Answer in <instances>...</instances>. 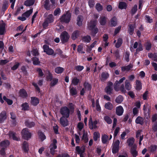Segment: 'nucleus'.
Returning a JSON list of instances; mask_svg holds the SVG:
<instances>
[{"label":"nucleus","mask_w":157,"mask_h":157,"mask_svg":"<svg viewBox=\"0 0 157 157\" xmlns=\"http://www.w3.org/2000/svg\"><path fill=\"white\" fill-rule=\"evenodd\" d=\"M125 78L123 77L121 78L119 81L117 80L114 83V89L117 91L120 90L121 92H125L124 86L122 84L120 85V84L122 83L125 80Z\"/></svg>","instance_id":"obj_1"},{"label":"nucleus","mask_w":157,"mask_h":157,"mask_svg":"<svg viewBox=\"0 0 157 157\" xmlns=\"http://www.w3.org/2000/svg\"><path fill=\"white\" fill-rule=\"evenodd\" d=\"M97 21L95 20L91 21L88 23L87 29L90 30L92 35H94L98 32V29L96 27Z\"/></svg>","instance_id":"obj_2"},{"label":"nucleus","mask_w":157,"mask_h":157,"mask_svg":"<svg viewBox=\"0 0 157 157\" xmlns=\"http://www.w3.org/2000/svg\"><path fill=\"white\" fill-rule=\"evenodd\" d=\"M54 21V17L52 14H49L45 20L43 24V28L46 29L50 23L53 22Z\"/></svg>","instance_id":"obj_3"},{"label":"nucleus","mask_w":157,"mask_h":157,"mask_svg":"<svg viewBox=\"0 0 157 157\" xmlns=\"http://www.w3.org/2000/svg\"><path fill=\"white\" fill-rule=\"evenodd\" d=\"M22 137L26 140H28L30 139L32 136L31 133L29 132V129L27 128L23 129L21 132Z\"/></svg>","instance_id":"obj_4"},{"label":"nucleus","mask_w":157,"mask_h":157,"mask_svg":"<svg viewBox=\"0 0 157 157\" xmlns=\"http://www.w3.org/2000/svg\"><path fill=\"white\" fill-rule=\"evenodd\" d=\"M60 113L63 116L62 117H64L67 118L69 117L70 110L67 107H64L61 108L60 111Z\"/></svg>","instance_id":"obj_5"},{"label":"nucleus","mask_w":157,"mask_h":157,"mask_svg":"<svg viewBox=\"0 0 157 157\" xmlns=\"http://www.w3.org/2000/svg\"><path fill=\"white\" fill-rule=\"evenodd\" d=\"M57 143L56 140L54 139L50 146V153L52 155L54 154L55 150L57 148Z\"/></svg>","instance_id":"obj_6"},{"label":"nucleus","mask_w":157,"mask_h":157,"mask_svg":"<svg viewBox=\"0 0 157 157\" xmlns=\"http://www.w3.org/2000/svg\"><path fill=\"white\" fill-rule=\"evenodd\" d=\"M71 17V14L70 13H66L63 15L60 18L61 22L68 23L70 21Z\"/></svg>","instance_id":"obj_7"},{"label":"nucleus","mask_w":157,"mask_h":157,"mask_svg":"<svg viewBox=\"0 0 157 157\" xmlns=\"http://www.w3.org/2000/svg\"><path fill=\"white\" fill-rule=\"evenodd\" d=\"M60 38L63 43L67 42L69 38V36L66 31L63 32L60 35Z\"/></svg>","instance_id":"obj_8"},{"label":"nucleus","mask_w":157,"mask_h":157,"mask_svg":"<svg viewBox=\"0 0 157 157\" xmlns=\"http://www.w3.org/2000/svg\"><path fill=\"white\" fill-rule=\"evenodd\" d=\"M133 48L134 49L136 48V52H139L143 50V46L142 44L140 43H138L137 42H136L134 44H132V46H131V50Z\"/></svg>","instance_id":"obj_9"},{"label":"nucleus","mask_w":157,"mask_h":157,"mask_svg":"<svg viewBox=\"0 0 157 157\" xmlns=\"http://www.w3.org/2000/svg\"><path fill=\"white\" fill-rule=\"evenodd\" d=\"M85 147L82 146L81 147L77 146L76 147V151L77 153L80 155V157H83V153L85 151Z\"/></svg>","instance_id":"obj_10"},{"label":"nucleus","mask_w":157,"mask_h":157,"mask_svg":"<svg viewBox=\"0 0 157 157\" xmlns=\"http://www.w3.org/2000/svg\"><path fill=\"white\" fill-rule=\"evenodd\" d=\"M120 141L118 140H117L114 142L113 145L112 152L114 154L118 152L119 148Z\"/></svg>","instance_id":"obj_11"},{"label":"nucleus","mask_w":157,"mask_h":157,"mask_svg":"<svg viewBox=\"0 0 157 157\" xmlns=\"http://www.w3.org/2000/svg\"><path fill=\"white\" fill-rule=\"evenodd\" d=\"M113 84L112 82H109L108 83L107 86L105 89V91L107 94H110L112 93L113 90Z\"/></svg>","instance_id":"obj_12"},{"label":"nucleus","mask_w":157,"mask_h":157,"mask_svg":"<svg viewBox=\"0 0 157 157\" xmlns=\"http://www.w3.org/2000/svg\"><path fill=\"white\" fill-rule=\"evenodd\" d=\"M98 122L97 120H95L92 121V119L91 118L89 120V128L92 129L93 128H96L97 127V124H98Z\"/></svg>","instance_id":"obj_13"},{"label":"nucleus","mask_w":157,"mask_h":157,"mask_svg":"<svg viewBox=\"0 0 157 157\" xmlns=\"http://www.w3.org/2000/svg\"><path fill=\"white\" fill-rule=\"evenodd\" d=\"M43 48L44 52L49 55H52L54 53L53 50L51 48H49V47L46 45H44L43 46Z\"/></svg>","instance_id":"obj_14"},{"label":"nucleus","mask_w":157,"mask_h":157,"mask_svg":"<svg viewBox=\"0 0 157 157\" xmlns=\"http://www.w3.org/2000/svg\"><path fill=\"white\" fill-rule=\"evenodd\" d=\"M136 145H134L131 148L130 152L133 157H136L138 155V152L136 150Z\"/></svg>","instance_id":"obj_15"},{"label":"nucleus","mask_w":157,"mask_h":157,"mask_svg":"<svg viewBox=\"0 0 157 157\" xmlns=\"http://www.w3.org/2000/svg\"><path fill=\"white\" fill-rule=\"evenodd\" d=\"M60 123L63 126L65 127L67 126L68 124V121L67 119L64 117H62L60 119Z\"/></svg>","instance_id":"obj_16"},{"label":"nucleus","mask_w":157,"mask_h":157,"mask_svg":"<svg viewBox=\"0 0 157 157\" xmlns=\"http://www.w3.org/2000/svg\"><path fill=\"white\" fill-rule=\"evenodd\" d=\"M125 86L124 89L125 91L122 92L123 93H125L126 92V90H130L132 88V85L130 84V83L129 82L128 80H126L124 82Z\"/></svg>","instance_id":"obj_17"},{"label":"nucleus","mask_w":157,"mask_h":157,"mask_svg":"<svg viewBox=\"0 0 157 157\" xmlns=\"http://www.w3.org/2000/svg\"><path fill=\"white\" fill-rule=\"evenodd\" d=\"M9 144V142L8 140H6L1 142L0 144V148L1 149H5Z\"/></svg>","instance_id":"obj_18"},{"label":"nucleus","mask_w":157,"mask_h":157,"mask_svg":"<svg viewBox=\"0 0 157 157\" xmlns=\"http://www.w3.org/2000/svg\"><path fill=\"white\" fill-rule=\"evenodd\" d=\"M6 113L5 111H2L0 113V122H3L6 118Z\"/></svg>","instance_id":"obj_19"},{"label":"nucleus","mask_w":157,"mask_h":157,"mask_svg":"<svg viewBox=\"0 0 157 157\" xmlns=\"http://www.w3.org/2000/svg\"><path fill=\"white\" fill-rule=\"evenodd\" d=\"M5 24L3 21H1L0 22V34L3 35L5 33Z\"/></svg>","instance_id":"obj_20"},{"label":"nucleus","mask_w":157,"mask_h":157,"mask_svg":"<svg viewBox=\"0 0 157 157\" xmlns=\"http://www.w3.org/2000/svg\"><path fill=\"white\" fill-rule=\"evenodd\" d=\"M124 109L123 107L119 106L116 108V113L119 116L122 115L123 113Z\"/></svg>","instance_id":"obj_21"},{"label":"nucleus","mask_w":157,"mask_h":157,"mask_svg":"<svg viewBox=\"0 0 157 157\" xmlns=\"http://www.w3.org/2000/svg\"><path fill=\"white\" fill-rule=\"evenodd\" d=\"M133 65L131 64H130L129 65L127 66L122 67H121V70L122 71H128L130 69L132 68Z\"/></svg>","instance_id":"obj_22"},{"label":"nucleus","mask_w":157,"mask_h":157,"mask_svg":"<svg viewBox=\"0 0 157 157\" xmlns=\"http://www.w3.org/2000/svg\"><path fill=\"white\" fill-rule=\"evenodd\" d=\"M117 24V20L115 17H113L110 20V25L111 26H115Z\"/></svg>","instance_id":"obj_23"},{"label":"nucleus","mask_w":157,"mask_h":157,"mask_svg":"<svg viewBox=\"0 0 157 157\" xmlns=\"http://www.w3.org/2000/svg\"><path fill=\"white\" fill-rule=\"evenodd\" d=\"M107 18L106 17L102 16L100 18L99 23L101 25H104L106 23Z\"/></svg>","instance_id":"obj_24"},{"label":"nucleus","mask_w":157,"mask_h":157,"mask_svg":"<svg viewBox=\"0 0 157 157\" xmlns=\"http://www.w3.org/2000/svg\"><path fill=\"white\" fill-rule=\"evenodd\" d=\"M134 28L135 26L134 25H129L128 32L130 35H132L133 34Z\"/></svg>","instance_id":"obj_25"},{"label":"nucleus","mask_w":157,"mask_h":157,"mask_svg":"<svg viewBox=\"0 0 157 157\" xmlns=\"http://www.w3.org/2000/svg\"><path fill=\"white\" fill-rule=\"evenodd\" d=\"M134 142V139L133 138H131L128 139L127 140V143L128 144V145L132 147L133 146L135 145V144H133Z\"/></svg>","instance_id":"obj_26"},{"label":"nucleus","mask_w":157,"mask_h":157,"mask_svg":"<svg viewBox=\"0 0 157 157\" xmlns=\"http://www.w3.org/2000/svg\"><path fill=\"white\" fill-rule=\"evenodd\" d=\"M9 136L10 138H12L13 140H19V138L16 136V134L12 132H9Z\"/></svg>","instance_id":"obj_27"},{"label":"nucleus","mask_w":157,"mask_h":157,"mask_svg":"<svg viewBox=\"0 0 157 157\" xmlns=\"http://www.w3.org/2000/svg\"><path fill=\"white\" fill-rule=\"evenodd\" d=\"M82 40L85 43H89L91 40V38L90 36L87 35L83 36L82 38Z\"/></svg>","instance_id":"obj_28"},{"label":"nucleus","mask_w":157,"mask_h":157,"mask_svg":"<svg viewBox=\"0 0 157 157\" xmlns=\"http://www.w3.org/2000/svg\"><path fill=\"white\" fill-rule=\"evenodd\" d=\"M136 89L138 90L142 89V84L141 82L138 80H136Z\"/></svg>","instance_id":"obj_29"},{"label":"nucleus","mask_w":157,"mask_h":157,"mask_svg":"<svg viewBox=\"0 0 157 157\" xmlns=\"http://www.w3.org/2000/svg\"><path fill=\"white\" fill-rule=\"evenodd\" d=\"M35 1V0H26L24 2L25 5L29 6L33 5Z\"/></svg>","instance_id":"obj_30"},{"label":"nucleus","mask_w":157,"mask_h":157,"mask_svg":"<svg viewBox=\"0 0 157 157\" xmlns=\"http://www.w3.org/2000/svg\"><path fill=\"white\" fill-rule=\"evenodd\" d=\"M83 18L82 16L79 15L77 18V25L79 26L82 25Z\"/></svg>","instance_id":"obj_31"},{"label":"nucleus","mask_w":157,"mask_h":157,"mask_svg":"<svg viewBox=\"0 0 157 157\" xmlns=\"http://www.w3.org/2000/svg\"><path fill=\"white\" fill-rule=\"evenodd\" d=\"M39 103V101L38 98L36 97L31 98V104L34 105H36Z\"/></svg>","instance_id":"obj_32"},{"label":"nucleus","mask_w":157,"mask_h":157,"mask_svg":"<svg viewBox=\"0 0 157 157\" xmlns=\"http://www.w3.org/2000/svg\"><path fill=\"white\" fill-rule=\"evenodd\" d=\"M148 56L149 58H151L154 61H157V57L156 53H149L148 54Z\"/></svg>","instance_id":"obj_33"},{"label":"nucleus","mask_w":157,"mask_h":157,"mask_svg":"<svg viewBox=\"0 0 157 157\" xmlns=\"http://www.w3.org/2000/svg\"><path fill=\"white\" fill-rule=\"evenodd\" d=\"M82 140H83L85 143L87 142L88 141V138L87 137V133L83 131V135L82 137Z\"/></svg>","instance_id":"obj_34"},{"label":"nucleus","mask_w":157,"mask_h":157,"mask_svg":"<svg viewBox=\"0 0 157 157\" xmlns=\"http://www.w3.org/2000/svg\"><path fill=\"white\" fill-rule=\"evenodd\" d=\"M109 77V75L108 73L107 72H103L101 76V79L102 81H104L105 80Z\"/></svg>","instance_id":"obj_35"},{"label":"nucleus","mask_w":157,"mask_h":157,"mask_svg":"<svg viewBox=\"0 0 157 157\" xmlns=\"http://www.w3.org/2000/svg\"><path fill=\"white\" fill-rule=\"evenodd\" d=\"M22 148L25 152H27L29 150L28 144L26 141H24L23 143Z\"/></svg>","instance_id":"obj_36"},{"label":"nucleus","mask_w":157,"mask_h":157,"mask_svg":"<svg viewBox=\"0 0 157 157\" xmlns=\"http://www.w3.org/2000/svg\"><path fill=\"white\" fill-rule=\"evenodd\" d=\"M101 140L103 144H105L109 140V136L106 135L104 134L102 136Z\"/></svg>","instance_id":"obj_37"},{"label":"nucleus","mask_w":157,"mask_h":157,"mask_svg":"<svg viewBox=\"0 0 157 157\" xmlns=\"http://www.w3.org/2000/svg\"><path fill=\"white\" fill-rule=\"evenodd\" d=\"M38 134L39 138L41 141H43L46 139L45 136L41 132L39 131L38 132Z\"/></svg>","instance_id":"obj_38"},{"label":"nucleus","mask_w":157,"mask_h":157,"mask_svg":"<svg viewBox=\"0 0 157 157\" xmlns=\"http://www.w3.org/2000/svg\"><path fill=\"white\" fill-rule=\"evenodd\" d=\"M21 107H22V109L23 110H28L29 109V106L27 103H25L22 104Z\"/></svg>","instance_id":"obj_39"},{"label":"nucleus","mask_w":157,"mask_h":157,"mask_svg":"<svg viewBox=\"0 0 157 157\" xmlns=\"http://www.w3.org/2000/svg\"><path fill=\"white\" fill-rule=\"evenodd\" d=\"M79 34V32L78 31H75L72 33L71 37L73 40H75L78 37Z\"/></svg>","instance_id":"obj_40"},{"label":"nucleus","mask_w":157,"mask_h":157,"mask_svg":"<svg viewBox=\"0 0 157 157\" xmlns=\"http://www.w3.org/2000/svg\"><path fill=\"white\" fill-rule=\"evenodd\" d=\"M100 134L98 132H95L94 133L93 139L95 141H98L99 139Z\"/></svg>","instance_id":"obj_41"},{"label":"nucleus","mask_w":157,"mask_h":157,"mask_svg":"<svg viewBox=\"0 0 157 157\" xmlns=\"http://www.w3.org/2000/svg\"><path fill=\"white\" fill-rule=\"evenodd\" d=\"M105 107L106 109L111 110L113 108V105L110 102H108L105 104Z\"/></svg>","instance_id":"obj_42"},{"label":"nucleus","mask_w":157,"mask_h":157,"mask_svg":"<svg viewBox=\"0 0 157 157\" xmlns=\"http://www.w3.org/2000/svg\"><path fill=\"white\" fill-rule=\"evenodd\" d=\"M136 122L137 124H142L144 123V119L141 117H138L136 120Z\"/></svg>","instance_id":"obj_43"},{"label":"nucleus","mask_w":157,"mask_h":157,"mask_svg":"<svg viewBox=\"0 0 157 157\" xmlns=\"http://www.w3.org/2000/svg\"><path fill=\"white\" fill-rule=\"evenodd\" d=\"M104 119L108 124H110L112 123V120L110 117L107 116H105L104 117Z\"/></svg>","instance_id":"obj_44"},{"label":"nucleus","mask_w":157,"mask_h":157,"mask_svg":"<svg viewBox=\"0 0 157 157\" xmlns=\"http://www.w3.org/2000/svg\"><path fill=\"white\" fill-rule=\"evenodd\" d=\"M79 81V79L76 77H74L72 79L71 84L74 85L76 86Z\"/></svg>","instance_id":"obj_45"},{"label":"nucleus","mask_w":157,"mask_h":157,"mask_svg":"<svg viewBox=\"0 0 157 157\" xmlns=\"http://www.w3.org/2000/svg\"><path fill=\"white\" fill-rule=\"evenodd\" d=\"M70 94L71 95H76L77 94V91L76 89L72 87L70 89Z\"/></svg>","instance_id":"obj_46"},{"label":"nucleus","mask_w":157,"mask_h":157,"mask_svg":"<svg viewBox=\"0 0 157 157\" xmlns=\"http://www.w3.org/2000/svg\"><path fill=\"white\" fill-rule=\"evenodd\" d=\"M84 88L86 89V91H89L91 89V86L88 82H85L84 84Z\"/></svg>","instance_id":"obj_47"},{"label":"nucleus","mask_w":157,"mask_h":157,"mask_svg":"<svg viewBox=\"0 0 157 157\" xmlns=\"http://www.w3.org/2000/svg\"><path fill=\"white\" fill-rule=\"evenodd\" d=\"M157 148V146L156 145H152L149 148V151L151 152H153L155 151Z\"/></svg>","instance_id":"obj_48"},{"label":"nucleus","mask_w":157,"mask_h":157,"mask_svg":"<svg viewBox=\"0 0 157 157\" xmlns=\"http://www.w3.org/2000/svg\"><path fill=\"white\" fill-rule=\"evenodd\" d=\"M64 70L63 68L62 67H58L55 68V72L57 74H60Z\"/></svg>","instance_id":"obj_49"},{"label":"nucleus","mask_w":157,"mask_h":157,"mask_svg":"<svg viewBox=\"0 0 157 157\" xmlns=\"http://www.w3.org/2000/svg\"><path fill=\"white\" fill-rule=\"evenodd\" d=\"M32 60L33 61V64L34 65H39L40 62L39 60V59L38 58L35 57H34Z\"/></svg>","instance_id":"obj_50"},{"label":"nucleus","mask_w":157,"mask_h":157,"mask_svg":"<svg viewBox=\"0 0 157 157\" xmlns=\"http://www.w3.org/2000/svg\"><path fill=\"white\" fill-rule=\"evenodd\" d=\"M58 79L57 78H53L51 80L50 83L51 86H53L56 85L58 82Z\"/></svg>","instance_id":"obj_51"},{"label":"nucleus","mask_w":157,"mask_h":157,"mask_svg":"<svg viewBox=\"0 0 157 157\" xmlns=\"http://www.w3.org/2000/svg\"><path fill=\"white\" fill-rule=\"evenodd\" d=\"M25 125L29 128H32L34 126L35 124L33 122H30L29 121H26L25 122Z\"/></svg>","instance_id":"obj_52"},{"label":"nucleus","mask_w":157,"mask_h":157,"mask_svg":"<svg viewBox=\"0 0 157 157\" xmlns=\"http://www.w3.org/2000/svg\"><path fill=\"white\" fill-rule=\"evenodd\" d=\"M49 0H46L44 5V8L47 10H49L50 9V6L49 5Z\"/></svg>","instance_id":"obj_53"},{"label":"nucleus","mask_w":157,"mask_h":157,"mask_svg":"<svg viewBox=\"0 0 157 157\" xmlns=\"http://www.w3.org/2000/svg\"><path fill=\"white\" fill-rule=\"evenodd\" d=\"M20 95L23 97H26L27 95V94L26 91L24 89H22L20 91Z\"/></svg>","instance_id":"obj_54"},{"label":"nucleus","mask_w":157,"mask_h":157,"mask_svg":"<svg viewBox=\"0 0 157 157\" xmlns=\"http://www.w3.org/2000/svg\"><path fill=\"white\" fill-rule=\"evenodd\" d=\"M33 12V9H31L27 11L23 14V16H25L26 17H28Z\"/></svg>","instance_id":"obj_55"},{"label":"nucleus","mask_w":157,"mask_h":157,"mask_svg":"<svg viewBox=\"0 0 157 157\" xmlns=\"http://www.w3.org/2000/svg\"><path fill=\"white\" fill-rule=\"evenodd\" d=\"M123 98L122 96L119 95L116 99L115 101L116 102L120 103L123 101Z\"/></svg>","instance_id":"obj_56"},{"label":"nucleus","mask_w":157,"mask_h":157,"mask_svg":"<svg viewBox=\"0 0 157 157\" xmlns=\"http://www.w3.org/2000/svg\"><path fill=\"white\" fill-rule=\"evenodd\" d=\"M36 71L39 76L42 77L44 75V73L41 68H37L36 69Z\"/></svg>","instance_id":"obj_57"},{"label":"nucleus","mask_w":157,"mask_h":157,"mask_svg":"<svg viewBox=\"0 0 157 157\" xmlns=\"http://www.w3.org/2000/svg\"><path fill=\"white\" fill-rule=\"evenodd\" d=\"M126 7V4L124 2H120L119 5V8L122 9H125Z\"/></svg>","instance_id":"obj_58"},{"label":"nucleus","mask_w":157,"mask_h":157,"mask_svg":"<svg viewBox=\"0 0 157 157\" xmlns=\"http://www.w3.org/2000/svg\"><path fill=\"white\" fill-rule=\"evenodd\" d=\"M146 49L147 50H149L151 47V44L149 42H147L145 44Z\"/></svg>","instance_id":"obj_59"},{"label":"nucleus","mask_w":157,"mask_h":157,"mask_svg":"<svg viewBox=\"0 0 157 157\" xmlns=\"http://www.w3.org/2000/svg\"><path fill=\"white\" fill-rule=\"evenodd\" d=\"M122 43V39L121 38L118 39L117 41L116 44L115 46L117 48H119Z\"/></svg>","instance_id":"obj_60"},{"label":"nucleus","mask_w":157,"mask_h":157,"mask_svg":"<svg viewBox=\"0 0 157 157\" xmlns=\"http://www.w3.org/2000/svg\"><path fill=\"white\" fill-rule=\"evenodd\" d=\"M3 99L7 102L9 105H11L13 103V101L12 100L7 98L5 96L3 97Z\"/></svg>","instance_id":"obj_61"},{"label":"nucleus","mask_w":157,"mask_h":157,"mask_svg":"<svg viewBox=\"0 0 157 157\" xmlns=\"http://www.w3.org/2000/svg\"><path fill=\"white\" fill-rule=\"evenodd\" d=\"M47 72L48 73H47V78L48 80H51L52 78V75L48 70H47Z\"/></svg>","instance_id":"obj_62"},{"label":"nucleus","mask_w":157,"mask_h":157,"mask_svg":"<svg viewBox=\"0 0 157 157\" xmlns=\"http://www.w3.org/2000/svg\"><path fill=\"white\" fill-rule=\"evenodd\" d=\"M96 8L98 11H100L102 10V6L100 3H98L96 5Z\"/></svg>","instance_id":"obj_63"},{"label":"nucleus","mask_w":157,"mask_h":157,"mask_svg":"<svg viewBox=\"0 0 157 157\" xmlns=\"http://www.w3.org/2000/svg\"><path fill=\"white\" fill-rule=\"evenodd\" d=\"M84 68V67L83 66L80 65H77L75 67V70L79 71H82Z\"/></svg>","instance_id":"obj_64"}]
</instances>
